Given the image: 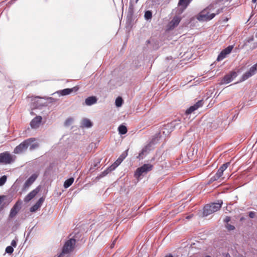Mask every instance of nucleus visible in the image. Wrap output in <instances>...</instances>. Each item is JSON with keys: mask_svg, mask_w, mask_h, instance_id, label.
Instances as JSON below:
<instances>
[{"mask_svg": "<svg viewBox=\"0 0 257 257\" xmlns=\"http://www.w3.org/2000/svg\"><path fill=\"white\" fill-rule=\"evenodd\" d=\"M192 215H188L186 217V219H190L191 217H192Z\"/></svg>", "mask_w": 257, "mask_h": 257, "instance_id": "obj_47", "label": "nucleus"}, {"mask_svg": "<svg viewBox=\"0 0 257 257\" xmlns=\"http://www.w3.org/2000/svg\"><path fill=\"white\" fill-rule=\"evenodd\" d=\"M205 257H211V256L210 255H206Z\"/></svg>", "mask_w": 257, "mask_h": 257, "instance_id": "obj_51", "label": "nucleus"}, {"mask_svg": "<svg viewBox=\"0 0 257 257\" xmlns=\"http://www.w3.org/2000/svg\"><path fill=\"white\" fill-rule=\"evenodd\" d=\"M226 227L229 230H232L235 229V227L233 225L228 223L226 224Z\"/></svg>", "mask_w": 257, "mask_h": 257, "instance_id": "obj_37", "label": "nucleus"}, {"mask_svg": "<svg viewBox=\"0 0 257 257\" xmlns=\"http://www.w3.org/2000/svg\"><path fill=\"white\" fill-rule=\"evenodd\" d=\"M153 165L150 164H144L141 167L138 168L135 172V177L139 179L144 174H146L149 171L152 170Z\"/></svg>", "mask_w": 257, "mask_h": 257, "instance_id": "obj_5", "label": "nucleus"}, {"mask_svg": "<svg viewBox=\"0 0 257 257\" xmlns=\"http://www.w3.org/2000/svg\"><path fill=\"white\" fill-rule=\"evenodd\" d=\"M81 124L82 126L86 127H90L92 126V123L91 121L87 119V118H84L83 119Z\"/></svg>", "mask_w": 257, "mask_h": 257, "instance_id": "obj_24", "label": "nucleus"}, {"mask_svg": "<svg viewBox=\"0 0 257 257\" xmlns=\"http://www.w3.org/2000/svg\"><path fill=\"white\" fill-rule=\"evenodd\" d=\"M134 5L132 1L130 2L129 7L127 12V18L130 20L131 19L134 15Z\"/></svg>", "mask_w": 257, "mask_h": 257, "instance_id": "obj_21", "label": "nucleus"}, {"mask_svg": "<svg viewBox=\"0 0 257 257\" xmlns=\"http://www.w3.org/2000/svg\"><path fill=\"white\" fill-rule=\"evenodd\" d=\"M223 12V8L219 9L217 10L216 13L209 14L207 10H204L202 11L197 17V19L199 21H208L212 19L216 15L219 14Z\"/></svg>", "mask_w": 257, "mask_h": 257, "instance_id": "obj_3", "label": "nucleus"}, {"mask_svg": "<svg viewBox=\"0 0 257 257\" xmlns=\"http://www.w3.org/2000/svg\"><path fill=\"white\" fill-rule=\"evenodd\" d=\"M203 101L202 100H198L195 104L189 107L185 111L186 114H191L192 112L202 106Z\"/></svg>", "mask_w": 257, "mask_h": 257, "instance_id": "obj_12", "label": "nucleus"}, {"mask_svg": "<svg viewBox=\"0 0 257 257\" xmlns=\"http://www.w3.org/2000/svg\"><path fill=\"white\" fill-rule=\"evenodd\" d=\"M230 165L229 162H227L224 164H223L221 166V167L219 168L220 169H222V171L224 172L229 166Z\"/></svg>", "mask_w": 257, "mask_h": 257, "instance_id": "obj_33", "label": "nucleus"}, {"mask_svg": "<svg viewBox=\"0 0 257 257\" xmlns=\"http://www.w3.org/2000/svg\"><path fill=\"white\" fill-rule=\"evenodd\" d=\"M257 72V64L253 65L251 66L248 71L244 73L242 76L241 79L242 81H244L253 76Z\"/></svg>", "mask_w": 257, "mask_h": 257, "instance_id": "obj_8", "label": "nucleus"}, {"mask_svg": "<svg viewBox=\"0 0 257 257\" xmlns=\"http://www.w3.org/2000/svg\"><path fill=\"white\" fill-rule=\"evenodd\" d=\"M165 257H173L171 254H170L168 255H166Z\"/></svg>", "mask_w": 257, "mask_h": 257, "instance_id": "obj_48", "label": "nucleus"}, {"mask_svg": "<svg viewBox=\"0 0 257 257\" xmlns=\"http://www.w3.org/2000/svg\"><path fill=\"white\" fill-rule=\"evenodd\" d=\"M68 120H69V119L66 120V123H67Z\"/></svg>", "mask_w": 257, "mask_h": 257, "instance_id": "obj_52", "label": "nucleus"}, {"mask_svg": "<svg viewBox=\"0 0 257 257\" xmlns=\"http://www.w3.org/2000/svg\"><path fill=\"white\" fill-rule=\"evenodd\" d=\"M128 150H127L126 151H124L120 156V157H121L122 158V159H124L127 156V152Z\"/></svg>", "mask_w": 257, "mask_h": 257, "instance_id": "obj_38", "label": "nucleus"}, {"mask_svg": "<svg viewBox=\"0 0 257 257\" xmlns=\"http://www.w3.org/2000/svg\"><path fill=\"white\" fill-rule=\"evenodd\" d=\"M14 161L13 156L8 152H5L0 154V164H10Z\"/></svg>", "mask_w": 257, "mask_h": 257, "instance_id": "obj_6", "label": "nucleus"}, {"mask_svg": "<svg viewBox=\"0 0 257 257\" xmlns=\"http://www.w3.org/2000/svg\"><path fill=\"white\" fill-rule=\"evenodd\" d=\"M222 203V200H218L217 202H213L206 204L203 208V215L208 216L219 210L221 207Z\"/></svg>", "mask_w": 257, "mask_h": 257, "instance_id": "obj_1", "label": "nucleus"}, {"mask_svg": "<svg viewBox=\"0 0 257 257\" xmlns=\"http://www.w3.org/2000/svg\"><path fill=\"white\" fill-rule=\"evenodd\" d=\"M249 216L251 218H253L255 217V213L253 211L249 212Z\"/></svg>", "mask_w": 257, "mask_h": 257, "instance_id": "obj_40", "label": "nucleus"}, {"mask_svg": "<svg viewBox=\"0 0 257 257\" xmlns=\"http://www.w3.org/2000/svg\"><path fill=\"white\" fill-rule=\"evenodd\" d=\"M117 160H118L119 162L121 163L124 159H122V158L119 156Z\"/></svg>", "mask_w": 257, "mask_h": 257, "instance_id": "obj_45", "label": "nucleus"}, {"mask_svg": "<svg viewBox=\"0 0 257 257\" xmlns=\"http://www.w3.org/2000/svg\"><path fill=\"white\" fill-rule=\"evenodd\" d=\"M46 102H39L38 101H37V104L36 105L35 107L36 108H39V107L43 106L46 105Z\"/></svg>", "mask_w": 257, "mask_h": 257, "instance_id": "obj_35", "label": "nucleus"}, {"mask_svg": "<svg viewBox=\"0 0 257 257\" xmlns=\"http://www.w3.org/2000/svg\"><path fill=\"white\" fill-rule=\"evenodd\" d=\"M181 21V18L178 16H175L172 20L168 23L167 29L168 30H173L176 27Z\"/></svg>", "mask_w": 257, "mask_h": 257, "instance_id": "obj_10", "label": "nucleus"}, {"mask_svg": "<svg viewBox=\"0 0 257 257\" xmlns=\"http://www.w3.org/2000/svg\"><path fill=\"white\" fill-rule=\"evenodd\" d=\"M75 243L76 240L74 238L67 240L63 247L62 253L58 257H63L64 254L70 252L74 248Z\"/></svg>", "mask_w": 257, "mask_h": 257, "instance_id": "obj_4", "label": "nucleus"}, {"mask_svg": "<svg viewBox=\"0 0 257 257\" xmlns=\"http://www.w3.org/2000/svg\"><path fill=\"white\" fill-rule=\"evenodd\" d=\"M256 37H257V33L256 34Z\"/></svg>", "mask_w": 257, "mask_h": 257, "instance_id": "obj_54", "label": "nucleus"}, {"mask_svg": "<svg viewBox=\"0 0 257 257\" xmlns=\"http://www.w3.org/2000/svg\"><path fill=\"white\" fill-rule=\"evenodd\" d=\"M40 191L39 187H37L32 191H31L27 195H26L24 198V201L26 203L30 201L33 198H34Z\"/></svg>", "mask_w": 257, "mask_h": 257, "instance_id": "obj_15", "label": "nucleus"}, {"mask_svg": "<svg viewBox=\"0 0 257 257\" xmlns=\"http://www.w3.org/2000/svg\"><path fill=\"white\" fill-rule=\"evenodd\" d=\"M233 48V45H229L226 48L222 50V51L220 53V54L218 55L217 58V61H220L224 59L227 55L231 53V51Z\"/></svg>", "mask_w": 257, "mask_h": 257, "instance_id": "obj_9", "label": "nucleus"}, {"mask_svg": "<svg viewBox=\"0 0 257 257\" xmlns=\"http://www.w3.org/2000/svg\"><path fill=\"white\" fill-rule=\"evenodd\" d=\"M113 170H111V169H110V166H109L107 167L103 172H101L96 178L98 179H101L105 176L106 175H107L108 173H110Z\"/></svg>", "mask_w": 257, "mask_h": 257, "instance_id": "obj_22", "label": "nucleus"}, {"mask_svg": "<svg viewBox=\"0 0 257 257\" xmlns=\"http://www.w3.org/2000/svg\"><path fill=\"white\" fill-rule=\"evenodd\" d=\"M35 141V139L31 138L25 140L24 141L22 142L20 145L17 146L14 150L15 154H21L27 150L29 146L34 143Z\"/></svg>", "mask_w": 257, "mask_h": 257, "instance_id": "obj_2", "label": "nucleus"}, {"mask_svg": "<svg viewBox=\"0 0 257 257\" xmlns=\"http://www.w3.org/2000/svg\"><path fill=\"white\" fill-rule=\"evenodd\" d=\"M256 2H257V0H252V2L253 3H256Z\"/></svg>", "mask_w": 257, "mask_h": 257, "instance_id": "obj_49", "label": "nucleus"}, {"mask_svg": "<svg viewBox=\"0 0 257 257\" xmlns=\"http://www.w3.org/2000/svg\"><path fill=\"white\" fill-rule=\"evenodd\" d=\"M223 174V172L222 169H220L219 168L217 170L216 173L215 174L217 176H219V177H221Z\"/></svg>", "mask_w": 257, "mask_h": 257, "instance_id": "obj_36", "label": "nucleus"}, {"mask_svg": "<svg viewBox=\"0 0 257 257\" xmlns=\"http://www.w3.org/2000/svg\"><path fill=\"white\" fill-rule=\"evenodd\" d=\"M35 98H36L43 99H45V100H46L47 99H48L47 98H46L45 97H40V96H37Z\"/></svg>", "mask_w": 257, "mask_h": 257, "instance_id": "obj_46", "label": "nucleus"}, {"mask_svg": "<svg viewBox=\"0 0 257 257\" xmlns=\"http://www.w3.org/2000/svg\"><path fill=\"white\" fill-rule=\"evenodd\" d=\"M42 117L41 116H37L34 117L30 122V125L33 128H38L42 121Z\"/></svg>", "mask_w": 257, "mask_h": 257, "instance_id": "obj_17", "label": "nucleus"}, {"mask_svg": "<svg viewBox=\"0 0 257 257\" xmlns=\"http://www.w3.org/2000/svg\"><path fill=\"white\" fill-rule=\"evenodd\" d=\"M74 182V178L73 177H71L66 180L64 183V187L65 188H68Z\"/></svg>", "mask_w": 257, "mask_h": 257, "instance_id": "obj_23", "label": "nucleus"}, {"mask_svg": "<svg viewBox=\"0 0 257 257\" xmlns=\"http://www.w3.org/2000/svg\"><path fill=\"white\" fill-rule=\"evenodd\" d=\"M177 123L176 121H173L164 125L161 130V133L165 136H168L173 131Z\"/></svg>", "mask_w": 257, "mask_h": 257, "instance_id": "obj_7", "label": "nucleus"}, {"mask_svg": "<svg viewBox=\"0 0 257 257\" xmlns=\"http://www.w3.org/2000/svg\"><path fill=\"white\" fill-rule=\"evenodd\" d=\"M30 150L32 151L35 149L37 148L38 147V144L37 143H32L30 146Z\"/></svg>", "mask_w": 257, "mask_h": 257, "instance_id": "obj_34", "label": "nucleus"}, {"mask_svg": "<svg viewBox=\"0 0 257 257\" xmlns=\"http://www.w3.org/2000/svg\"><path fill=\"white\" fill-rule=\"evenodd\" d=\"M117 160H118L119 162L121 163L124 159H122V158L119 156Z\"/></svg>", "mask_w": 257, "mask_h": 257, "instance_id": "obj_44", "label": "nucleus"}, {"mask_svg": "<svg viewBox=\"0 0 257 257\" xmlns=\"http://www.w3.org/2000/svg\"><path fill=\"white\" fill-rule=\"evenodd\" d=\"M252 40H253V38L250 39V40L248 41V42H249L250 41H252Z\"/></svg>", "mask_w": 257, "mask_h": 257, "instance_id": "obj_50", "label": "nucleus"}, {"mask_svg": "<svg viewBox=\"0 0 257 257\" xmlns=\"http://www.w3.org/2000/svg\"><path fill=\"white\" fill-rule=\"evenodd\" d=\"M219 178H220V177H219V176H217V175L215 174L214 176H212L210 178V179L209 181L208 184H210L212 182H213L216 180H217Z\"/></svg>", "mask_w": 257, "mask_h": 257, "instance_id": "obj_32", "label": "nucleus"}, {"mask_svg": "<svg viewBox=\"0 0 257 257\" xmlns=\"http://www.w3.org/2000/svg\"><path fill=\"white\" fill-rule=\"evenodd\" d=\"M236 76L237 73L235 72H231L229 74L224 76L222 80V83L224 84H228L231 82Z\"/></svg>", "mask_w": 257, "mask_h": 257, "instance_id": "obj_13", "label": "nucleus"}, {"mask_svg": "<svg viewBox=\"0 0 257 257\" xmlns=\"http://www.w3.org/2000/svg\"><path fill=\"white\" fill-rule=\"evenodd\" d=\"M116 239H117V238H116L112 242V243H111V245H110V247L111 248L113 247L114 245H115V243L116 242Z\"/></svg>", "mask_w": 257, "mask_h": 257, "instance_id": "obj_42", "label": "nucleus"}, {"mask_svg": "<svg viewBox=\"0 0 257 257\" xmlns=\"http://www.w3.org/2000/svg\"><path fill=\"white\" fill-rule=\"evenodd\" d=\"M192 0H179L178 5L186 8Z\"/></svg>", "mask_w": 257, "mask_h": 257, "instance_id": "obj_25", "label": "nucleus"}, {"mask_svg": "<svg viewBox=\"0 0 257 257\" xmlns=\"http://www.w3.org/2000/svg\"><path fill=\"white\" fill-rule=\"evenodd\" d=\"M118 131L120 135H124L127 133V130L125 125L121 124L118 126Z\"/></svg>", "mask_w": 257, "mask_h": 257, "instance_id": "obj_26", "label": "nucleus"}, {"mask_svg": "<svg viewBox=\"0 0 257 257\" xmlns=\"http://www.w3.org/2000/svg\"><path fill=\"white\" fill-rule=\"evenodd\" d=\"M230 221V217L229 216H226L225 219H224V221L226 223H228Z\"/></svg>", "mask_w": 257, "mask_h": 257, "instance_id": "obj_41", "label": "nucleus"}, {"mask_svg": "<svg viewBox=\"0 0 257 257\" xmlns=\"http://www.w3.org/2000/svg\"><path fill=\"white\" fill-rule=\"evenodd\" d=\"M97 98L96 96H92L86 98L85 100V104L87 106H91L97 102Z\"/></svg>", "mask_w": 257, "mask_h": 257, "instance_id": "obj_19", "label": "nucleus"}, {"mask_svg": "<svg viewBox=\"0 0 257 257\" xmlns=\"http://www.w3.org/2000/svg\"><path fill=\"white\" fill-rule=\"evenodd\" d=\"M77 89L75 88V87H73L72 88H65L61 90H59L57 92V93L59 94L60 95L64 96L70 94L73 91H76Z\"/></svg>", "mask_w": 257, "mask_h": 257, "instance_id": "obj_20", "label": "nucleus"}, {"mask_svg": "<svg viewBox=\"0 0 257 257\" xmlns=\"http://www.w3.org/2000/svg\"><path fill=\"white\" fill-rule=\"evenodd\" d=\"M38 177V175L36 173L32 174L25 182L23 189H26L28 188L37 179Z\"/></svg>", "mask_w": 257, "mask_h": 257, "instance_id": "obj_14", "label": "nucleus"}, {"mask_svg": "<svg viewBox=\"0 0 257 257\" xmlns=\"http://www.w3.org/2000/svg\"><path fill=\"white\" fill-rule=\"evenodd\" d=\"M5 251L8 254H12L14 251V248L13 246H8L6 247Z\"/></svg>", "mask_w": 257, "mask_h": 257, "instance_id": "obj_31", "label": "nucleus"}, {"mask_svg": "<svg viewBox=\"0 0 257 257\" xmlns=\"http://www.w3.org/2000/svg\"><path fill=\"white\" fill-rule=\"evenodd\" d=\"M144 17H145V19L147 21L151 20L152 18V11H146L145 13Z\"/></svg>", "mask_w": 257, "mask_h": 257, "instance_id": "obj_27", "label": "nucleus"}, {"mask_svg": "<svg viewBox=\"0 0 257 257\" xmlns=\"http://www.w3.org/2000/svg\"><path fill=\"white\" fill-rule=\"evenodd\" d=\"M7 177L6 175L2 176L0 178V186L4 185L7 181Z\"/></svg>", "mask_w": 257, "mask_h": 257, "instance_id": "obj_29", "label": "nucleus"}, {"mask_svg": "<svg viewBox=\"0 0 257 257\" xmlns=\"http://www.w3.org/2000/svg\"><path fill=\"white\" fill-rule=\"evenodd\" d=\"M44 201L43 197H41L37 202L33 205L30 209V210L32 212H36L40 207Z\"/></svg>", "mask_w": 257, "mask_h": 257, "instance_id": "obj_18", "label": "nucleus"}, {"mask_svg": "<svg viewBox=\"0 0 257 257\" xmlns=\"http://www.w3.org/2000/svg\"><path fill=\"white\" fill-rule=\"evenodd\" d=\"M120 164V163L117 159L116 161L110 166V169H111V170H114L115 168L117 167Z\"/></svg>", "mask_w": 257, "mask_h": 257, "instance_id": "obj_30", "label": "nucleus"}, {"mask_svg": "<svg viewBox=\"0 0 257 257\" xmlns=\"http://www.w3.org/2000/svg\"><path fill=\"white\" fill-rule=\"evenodd\" d=\"M11 246H13V247H16L17 246V240L15 239H14L11 242Z\"/></svg>", "mask_w": 257, "mask_h": 257, "instance_id": "obj_39", "label": "nucleus"}, {"mask_svg": "<svg viewBox=\"0 0 257 257\" xmlns=\"http://www.w3.org/2000/svg\"><path fill=\"white\" fill-rule=\"evenodd\" d=\"M123 100L121 97H118L116 98L115 101V105L117 107H120L122 105Z\"/></svg>", "mask_w": 257, "mask_h": 257, "instance_id": "obj_28", "label": "nucleus"}, {"mask_svg": "<svg viewBox=\"0 0 257 257\" xmlns=\"http://www.w3.org/2000/svg\"><path fill=\"white\" fill-rule=\"evenodd\" d=\"M4 197H5L4 196H0V205L2 204Z\"/></svg>", "mask_w": 257, "mask_h": 257, "instance_id": "obj_43", "label": "nucleus"}, {"mask_svg": "<svg viewBox=\"0 0 257 257\" xmlns=\"http://www.w3.org/2000/svg\"><path fill=\"white\" fill-rule=\"evenodd\" d=\"M151 145L148 144L145 146L139 153L137 158L139 160L143 159L145 156H146L150 151Z\"/></svg>", "mask_w": 257, "mask_h": 257, "instance_id": "obj_16", "label": "nucleus"}, {"mask_svg": "<svg viewBox=\"0 0 257 257\" xmlns=\"http://www.w3.org/2000/svg\"><path fill=\"white\" fill-rule=\"evenodd\" d=\"M138 1H139V0H136V3H137L138 2Z\"/></svg>", "mask_w": 257, "mask_h": 257, "instance_id": "obj_53", "label": "nucleus"}, {"mask_svg": "<svg viewBox=\"0 0 257 257\" xmlns=\"http://www.w3.org/2000/svg\"><path fill=\"white\" fill-rule=\"evenodd\" d=\"M21 202L17 201L11 209L9 217L13 218L18 213L21 209Z\"/></svg>", "mask_w": 257, "mask_h": 257, "instance_id": "obj_11", "label": "nucleus"}]
</instances>
